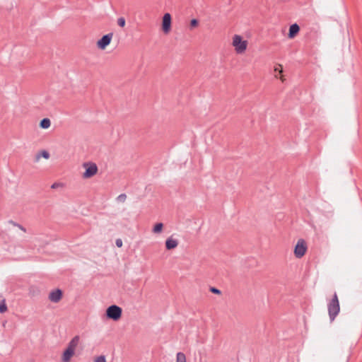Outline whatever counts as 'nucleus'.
<instances>
[{
	"label": "nucleus",
	"mask_w": 362,
	"mask_h": 362,
	"mask_svg": "<svg viewBox=\"0 0 362 362\" xmlns=\"http://www.w3.org/2000/svg\"><path fill=\"white\" fill-rule=\"evenodd\" d=\"M79 341L80 337L78 335H76L69 342L66 349L64 351L62 354L63 362L70 361L71 357L74 355L75 349L77 347Z\"/></svg>",
	"instance_id": "obj_1"
},
{
	"label": "nucleus",
	"mask_w": 362,
	"mask_h": 362,
	"mask_svg": "<svg viewBox=\"0 0 362 362\" xmlns=\"http://www.w3.org/2000/svg\"><path fill=\"white\" fill-rule=\"evenodd\" d=\"M327 308L329 319L331 321H333L340 310L339 302L336 293H334L332 299L329 302Z\"/></svg>",
	"instance_id": "obj_2"
},
{
	"label": "nucleus",
	"mask_w": 362,
	"mask_h": 362,
	"mask_svg": "<svg viewBox=\"0 0 362 362\" xmlns=\"http://www.w3.org/2000/svg\"><path fill=\"white\" fill-rule=\"evenodd\" d=\"M105 314L108 319L117 321L122 317V309L117 305H112L106 309Z\"/></svg>",
	"instance_id": "obj_3"
},
{
	"label": "nucleus",
	"mask_w": 362,
	"mask_h": 362,
	"mask_svg": "<svg viewBox=\"0 0 362 362\" xmlns=\"http://www.w3.org/2000/svg\"><path fill=\"white\" fill-rule=\"evenodd\" d=\"M233 45L235 47L236 52L241 54L246 50L247 42L246 40H243L240 35H235L233 39Z\"/></svg>",
	"instance_id": "obj_4"
},
{
	"label": "nucleus",
	"mask_w": 362,
	"mask_h": 362,
	"mask_svg": "<svg viewBox=\"0 0 362 362\" xmlns=\"http://www.w3.org/2000/svg\"><path fill=\"white\" fill-rule=\"evenodd\" d=\"M306 242L303 239H299L294 247V255L297 258H301L307 251Z\"/></svg>",
	"instance_id": "obj_5"
},
{
	"label": "nucleus",
	"mask_w": 362,
	"mask_h": 362,
	"mask_svg": "<svg viewBox=\"0 0 362 362\" xmlns=\"http://www.w3.org/2000/svg\"><path fill=\"white\" fill-rule=\"evenodd\" d=\"M83 167L86 170L83 174L84 178H90L95 175L98 172V166L94 163H85Z\"/></svg>",
	"instance_id": "obj_6"
},
{
	"label": "nucleus",
	"mask_w": 362,
	"mask_h": 362,
	"mask_svg": "<svg viewBox=\"0 0 362 362\" xmlns=\"http://www.w3.org/2000/svg\"><path fill=\"white\" fill-rule=\"evenodd\" d=\"M113 34L112 33L103 35L98 42L97 46L100 49H105L107 45H110L112 38Z\"/></svg>",
	"instance_id": "obj_7"
},
{
	"label": "nucleus",
	"mask_w": 362,
	"mask_h": 362,
	"mask_svg": "<svg viewBox=\"0 0 362 362\" xmlns=\"http://www.w3.org/2000/svg\"><path fill=\"white\" fill-rule=\"evenodd\" d=\"M63 297V292L59 288H56L54 290L51 291L49 294V300L54 303H57L61 300Z\"/></svg>",
	"instance_id": "obj_8"
},
{
	"label": "nucleus",
	"mask_w": 362,
	"mask_h": 362,
	"mask_svg": "<svg viewBox=\"0 0 362 362\" xmlns=\"http://www.w3.org/2000/svg\"><path fill=\"white\" fill-rule=\"evenodd\" d=\"M171 28V16L170 13H166L163 17L162 29L165 33H168Z\"/></svg>",
	"instance_id": "obj_9"
},
{
	"label": "nucleus",
	"mask_w": 362,
	"mask_h": 362,
	"mask_svg": "<svg viewBox=\"0 0 362 362\" xmlns=\"http://www.w3.org/2000/svg\"><path fill=\"white\" fill-rule=\"evenodd\" d=\"M300 31V26L297 23L292 24L288 30V37L290 39L294 38Z\"/></svg>",
	"instance_id": "obj_10"
},
{
	"label": "nucleus",
	"mask_w": 362,
	"mask_h": 362,
	"mask_svg": "<svg viewBox=\"0 0 362 362\" xmlns=\"http://www.w3.org/2000/svg\"><path fill=\"white\" fill-rule=\"evenodd\" d=\"M178 245V241L173 238H168L165 240V248L168 250H171L177 247Z\"/></svg>",
	"instance_id": "obj_11"
},
{
	"label": "nucleus",
	"mask_w": 362,
	"mask_h": 362,
	"mask_svg": "<svg viewBox=\"0 0 362 362\" xmlns=\"http://www.w3.org/2000/svg\"><path fill=\"white\" fill-rule=\"evenodd\" d=\"M51 125L50 119L48 118L42 119L40 122V127L42 129H48Z\"/></svg>",
	"instance_id": "obj_12"
},
{
	"label": "nucleus",
	"mask_w": 362,
	"mask_h": 362,
	"mask_svg": "<svg viewBox=\"0 0 362 362\" xmlns=\"http://www.w3.org/2000/svg\"><path fill=\"white\" fill-rule=\"evenodd\" d=\"M163 228V224L162 223H156L153 228V232L154 233H159Z\"/></svg>",
	"instance_id": "obj_13"
},
{
	"label": "nucleus",
	"mask_w": 362,
	"mask_h": 362,
	"mask_svg": "<svg viewBox=\"0 0 362 362\" xmlns=\"http://www.w3.org/2000/svg\"><path fill=\"white\" fill-rule=\"evenodd\" d=\"M8 308L6 303V300L2 299L0 300V313H4L7 311Z\"/></svg>",
	"instance_id": "obj_14"
},
{
	"label": "nucleus",
	"mask_w": 362,
	"mask_h": 362,
	"mask_svg": "<svg viewBox=\"0 0 362 362\" xmlns=\"http://www.w3.org/2000/svg\"><path fill=\"white\" fill-rule=\"evenodd\" d=\"M176 362H186V356L182 352H178L176 356Z\"/></svg>",
	"instance_id": "obj_15"
},
{
	"label": "nucleus",
	"mask_w": 362,
	"mask_h": 362,
	"mask_svg": "<svg viewBox=\"0 0 362 362\" xmlns=\"http://www.w3.org/2000/svg\"><path fill=\"white\" fill-rule=\"evenodd\" d=\"M40 155H41L43 158H46V159H48V158H49V152H47V151H42L40 152V154H38V155L37 156V159L40 158Z\"/></svg>",
	"instance_id": "obj_16"
},
{
	"label": "nucleus",
	"mask_w": 362,
	"mask_h": 362,
	"mask_svg": "<svg viewBox=\"0 0 362 362\" xmlns=\"http://www.w3.org/2000/svg\"><path fill=\"white\" fill-rule=\"evenodd\" d=\"M127 199V195L125 194H121L117 197V200L119 202H124Z\"/></svg>",
	"instance_id": "obj_17"
},
{
	"label": "nucleus",
	"mask_w": 362,
	"mask_h": 362,
	"mask_svg": "<svg viewBox=\"0 0 362 362\" xmlns=\"http://www.w3.org/2000/svg\"><path fill=\"white\" fill-rule=\"evenodd\" d=\"M125 19L123 17L119 18L117 20V24L119 26L123 28L125 25Z\"/></svg>",
	"instance_id": "obj_18"
},
{
	"label": "nucleus",
	"mask_w": 362,
	"mask_h": 362,
	"mask_svg": "<svg viewBox=\"0 0 362 362\" xmlns=\"http://www.w3.org/2000/svg\"><path fill=\"white\" fill-rule=\"evenodd\" d=\"M199 21L196 18H193L190 21V27L191 28H195L198 25Z\"/></svg>",
	"instance_id": "obj_19"
},
{
	"label": "nucleus",
	"mask_w": 362,
	"mask_h": 362,
	"mask_svg": "<svg viewBox=\"0 0 362 362\" xmlns=\"http://www.w3.org/2000/svg\"><path fill=\"white\" fill-rule=\"evenodd\" d=\"M94 362H106L105 356L103 355H101V356L97 357Z\"/></svg>",
	"instance_id": "obj_20"
},
{
	"label": "nucleus",
	"mask_w": 362,
	"mask_h": 362,
	"mask_svg": "<svg viewBox=\"0 0 362 362\" xmlns=\"http://www.w3.org/2000/svg\"><path fill=\"white\" fill-rule=\"evenodd\" d=\"M210 291L213 293H215V294H221V292L219 289H218L217 288H215V287H211L210 288Z\"/></svg>",
	"instance_id": "obj_21"
},
{
	"label": "nucleus",
	"mask_w": 362,
	"mask_h": 362,
	"mask_svg": "<svg viewBox=\"0 0 362 362\" xmlns=\"http://www.w3.org/2000/svg\"><path fill=\"white\" fill-rule=\"evenodd\" d=\"M13 225L15 226H17L19 229H21V230H23V232H26V229L24 226H23L22 225L19 224V223H13Z\"/></svg>",
	"instance_id": "obj_22"
},
{
	"label": "nucleus",
	"mask_w": 362,
	"mask_h": 362,
	"mask_svg": "<svg viewBox=\"0 0 362 362\" xmlns=\"http://www.w3.org/2000/svg\"><path fill=\"white\" fill-rule=\"evenodd\" d=\"M275 72H278L281 74L282 72V67L281 65H278V66H276L274 69Z\"/></svg>",
	"instance_id": "obj_23"
},
{
	"label": "nucleus",
	"mask_w": 362,
	"mask_h": 362,
	"mask_svg": "<svg viewBox=\"0 0 362 362\" xmlns=\"http://www.w3.org/2000/svg\"><path fill=\"white\" fill-rule=\"evenodd\" d=\"M115 243H116V245H117L118 247H122V240H121V239H117V240H116Z\"/></svg>",
	"instance_id": "obj_24"
},
{
	"label": "nucleus",
	"mask_w": 362,
	"mask_h": 362,
	"mask_svg": "<svg viewBox=\"0 0 362 362\" xmlns=\"http://www.w3.org/2000/svg\"><path fill=\"white\" fill-rule=\"evenodd\" d=\"M60 186V183L59 182H54L52 185L51 188L56 189Z\"/></svg>",
	"instance_id": "obj_25"
}]
</instances>
